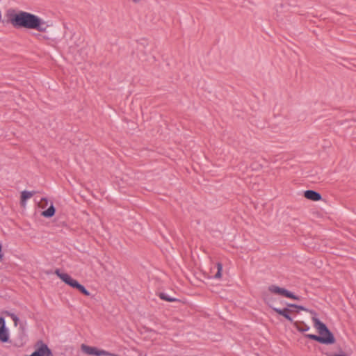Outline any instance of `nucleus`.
<instances>
[{"label": "nucleus", "mask_w": 356, "mask_h": 356, "mask_svg": "<svg viewBox=\"0 0 356 356\" xmlns=\"http://www.w3.org/2000/svg\"><path fill=\"white\" fill-rule=\"evenodd\" d=\"M7 17L15 28H25L45 32L49 26L47 22L38 16L25 11L15 13L14 10H9Z\"/></svg>", "instance_id": "1"}, {"label": "nucleus", "mask_w": 356, "mask_h": 356, "mask_svg": "<svg viewBox=\"0 0 356 356\" xmlns=\"http://www.w3.org/2000/svg\"><path fill=\"white\" fill-rule=\"evenodd\" d=\"M55 274L66 284L72 288L76 289L79 291L86 296H90V293L86 289V287L81 284L77 280L73 279L70 275L65 273H61L59 269H56Z\"/></svg>", "instance_id": "2"}, {"label": "nucleus", "mask_w": 356, "mask_h": 356, "mask_svg": "<svg viewBox=\"0 0 356 356\" xmlns=\"http://www.w3.org/2000/svg\"><path fill=\"white\" fill-rule=\"evenodd\" d=\"M312 321L314 323V327L318 330L321 336H324V337H330L332 339V344L335 342V338L333 334L330 332L325 323L321 322L316 316L312 317Z\"/></svg>", "instance_id": "3"}, {"label": "nucleus", "mask_w": 356, "mask_h": 356, "mask_svg": "<svg viewBox=\"0 0 356 356\" xmlns=\"http://www.w3.org/2000/svg\"><path fill=\"white\" fill-rule=\"evenodd\" d=\"M81 350L88 355H95V356H120L115 353H111L108 351L99 349L94 346H89L86 344L81 345Z\"/></svg>", "instance_id": "4"}, {"label": "nucleus", "mask_w": 356, "mask_h": 356, "mask_svg": "<svg viewBox=\"0 0 356 356\" xmlns=\"http://www.w3.org/2000/svg\"><path fill=\"white\" fill-rule=\"evenodd\" d=\"M268 291L273 293L280 294L284 297H286L289 298H291L293 300H298L299 298L296 296L292 292L284 289L281 288L277 285H270L268 286Z\"/></svg>", "instance_id": "5"}, {"label": "nucleus", "mask_w": 356, "mask_h": 356, "mask_svg": "<svg viewBox=\"0 0 356 356\" xmlns=\"http://www.w3.org/2000/svg\"><path fill=\"white\" fill-rule=\"evenodd\" d=\"M299 197H305L308 200H323L321 195L313 190H307L298 193Z\"/></svg>", "instance_id": "6"}, {"label": "nucleus", "mask_w": 356, "mask_h": 356, "mask_svg": "<svg viewBox=\"0 0 356 356\" xmlns=\"http://www.w3.org/2000/svg\"><path fill=\"white\" fill-rule=\"evenodd\" d=\"M9 340L8 329L6 326V321L3 317L0 316V341L7 342Z\"/></svg>", "instance_id": "7"}, {"label": "nucleus", "mask_w": 356, "mask_h": 356, "mask_svg": "<svg viewBox=\"0 0 356 356\" xmlns=\"http://www.w3.org/2000/svg\"><path fill=\"white\" fill-rule=\"evenodd\" d=\"M305 337L323 344H332V339L330 337H324V336H318L314 334H307Z\"/></svg>", "instance_id": "8"}, {"label": "nucleus", "mask_w": 356, "mask_h": 356, "mask_svg": "<svg viewBox=\"0 0 356 356\" xmlns=\"http://www.w3.org/2000/svg\"><path fill=\"white\" fill-rule=\"evenodd\" d=\"M270 307L273 309V311H275L278 314L284 316L289 322H291V323L293 322V318L289 315V312H291V310L289 308L285 307L284 309H280V308H277V307H273L272 306H270Z\"/></svg>", "instance_id": "9"}, {"label": "nucleus", "mask_w": 356, "mask_h": 356, "mask_svg": "<svg viewBox=\"0 0 356 356\" xmlns=\"http://www.w3.org/2000/svg\"><path fill=\"white\" fill-rule=\"evenodd\" d=\"M51 202L50 206L46 210H44L43 211L41 212V216H42L43 217L51 218L55 214V212H56L55 207L53 205L52 202Z\"/></svg>", "instance_id": "10"}, {"label": "nucleus", "mask_w": 356, "mask_h": 356, "mask_svg": "<svg viewBox=\"0 0 356 356\" xmlns=\"http://www.w3.org/2000/svg\"><path fill=\"white\" fill-rule=\"evenodd\" d=\"M159 297L165 301L170 302H180V300L176 298L171 297L168 293L165 292H161L159 294Z\"/></svg>", "instance_id": "11"}, {"label": "nucleus", "mask_w": 356, "mask_h": 356, "mask_svg": "<svg viewBox=\"0 0 356 356\" xmlns=\"http://www.w3.org/2000/svg\"><path fill=\"white\" fill-rule=\"evenodd\" d=\"M39 193L35 191H24L22 192L20 200H27L33 197L34 195Z\"/></svg>", "instance_id": "12"}, {"label": "nucleus", "mask_w": 356, "mask_h": 356, "mask_svg": "<svg viewBox=\"0 0 356 356\" xmlns=\"http://www.w3.org/2000/svg\"><path fill=\"white\" fill-rule=\"evenodd\" d=\"M4 314L7 316L10 317V318L13 320V321L14 323L15 326L17 325L18 322H19V318L17 317V316L16 314H15L14 313L10 312H8V311L4 312Z\"/></svg>", "instance_id": "13"}, {"label": "nucleus", "mask_w": 356, "mask_h": 356, "mask_svg": "<svg viewBox=\"0 0 356 356\" xmlns=\"http://www.w3.org/2000/svg\"><path fill=\"white\" fill-rule=\"evenodd\" d=\"M216 266H217V272L213 275V278H215V279H220L222 277V265L221 263L218 262L216 264Z\"/></svg>", "instance_id": "14"}, {"label": "nucleus", "mask_w": 356, "mask_h": 356, "mask_svg": "<svg viewBox=\"0 0 356 356\" xmlns=\"http://www.w3.org/2000/svg\"><path fill=\"white\" fill-rule=\"evenodd\" d=\"M296 328L299 332H305L308 331L310 327L309 325L304 324L302 326L296 325Z\"/></svg>", "instance_id": "15"}, {"label": "nucleus", "mask_w": 356, "mask_h": 356, "mask_svg": "<svg viewBox=\"0 0 356 356\" xmlns=\"http://www.w3.org/2000/svg\"><path fill=\"white\" fill-rule=\"evenodd\" d=\"M288 307H295L302 311H307V309H306L305 307L302 305H297L296 304H288Z\"/></svg>", "instance_id": "16"}, {"label": "nucleus", "mask_w": 356, "mask_h": 356, "mask_svg": "<svg viewBox=\"0 0 356 356\" xmlns=\"http://www.w3.org/2000/svg\"><path fill=\"white\" fill-rule=\"evenodd\" d=\"M43 203H45L46 206H47V204H48V202H42V201L38 202V204L39 207H43V206H42Z\"/></svg>", "instance_id": "17"}, {"label": "nucleus", "mask_w": 356, "mask_h": 356, "mask_svg": "<svg viewBox=\"0 0 356 356\" xmlns=\"http://www.w3.org/2000/svg\"><path fill=\"white\" fill-rule=\"evenodd\" d=\"M36 197L39 198V200H48L47 197H39V196H37Z\"/></svg>", "instance_id": "18"}, {"label": "nucleus", "mask_w": 356, "mask_h": 356, "mask_svg": "<svg viewBox=\"0 0 356 356\" xmlns=\"http://www.w3.org/2000/svg\"><path fill=\"white\" fill-rule=\"evenodd\" d=\"M26 202H25V201L21 202L22 207H25V206H26Z\"/></svg>", "instance_id": "19"}, {"label": "nucleus", "mask_w": 356, "mask_h": 356, "mask_svg": "<svg viewBox=\"0 0 356 356\" xmlns=\"http://www.w3.org/2000/svg\"><path fill=\"white\" fill-rule=\"evenodd\" d=\"M134 3H137L140 2V0H132Z\"/></svg>", "instance_id": "20"}]
</instances>
